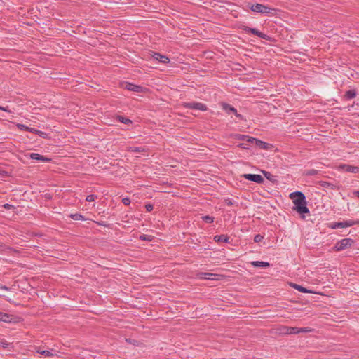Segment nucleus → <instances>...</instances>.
Masks as SVG:
<instances>
[{
	"instance_id": "6e6552de",
	"label": "nucleus",
	"mask_w": 359,
	"mask_h": 359,
	"mask_svg": "<svg viewBox=\"0 0 359 359\" xmlns=\"http://www.w3.org/2000/svg\"><path fill=\"white\" fill-rule=\"evenodd\" d=\"M243 177L250 181L255 182L258 184H261L264 182V178L257 174H244Z\"/></svg>"
},
{
	"instance_id": "f3484780",
	"label": "nucleus",
	"mask_w": 359,
	"mask_h": 359,
	"mask_svg": "<svg viewBox=\"0 0 359 359\" xmlns=\"http://www.w3.org/2000/svg\"><path fill=\"white\" fill-rule=\"evenodd\" d=\"M214 240L216 242L229 243V237L224 234L215 236Z\"/></svg>"
},
{
	"instance_id": "b1692460",
	"label": "nucleus",
	"mask_w": 359,
	"mask_h": 359,
	"mask_svg": "<svg viewBox=\"0 0 359 359\" xmlns=\"http://www.w3.org/2000/svg\"><path fill=\"white\" fill-rule=\"evenodd\" d=\"M56 353L57 351L53 349L44 350V351L42 352V355L45 357H53L57 355Z\"/></svg>"
},
{
	"instance_id": "6ab92c4d",
	"label": "nucleus",
	"mask_w": 359,
	"mask_h": 359,
	"mask_svg": "<svg viewBox=\"0 0 359 359\" xmlns=\"http://www.w3.org/2000/svg\"><path fill=\"white\" fill-rule=\"evenodd\" d=\"M355 96H356V90L354 89L349 90L346 91L344 95V97L346 100H351V99L355 97Z\"/></svg>"
},
{
	"instance_id": "a18cd8bd",
	"label": "nucleus",
	"mask_w": 359,
	"mask_h": 359,
	"mask_svg": "<svg viewBox=\"0 0 359 359\" xmlns=\"http://www.w3.org/2000/svg\"><path fill=\"white\" fill-rule=\"evenodd\" d=\"M1 344H2V346H3V347H5V348L6 347V346H8V343H6V342H1Z\"/></svg>"
},
{
	"instance_id": "412c9836",
	"label": "nucleus",
	"mask_w": 359,
	"mask_h": 359,
	"mask_svg": "<svg viewBox=\"0 0 359 359\" xmlns=\"http://www.w3.org/2000/svg\"><path fill=\"white\" fill-rule=\"evenodd\" d=\"M292 287L294 289H296L297 290L299 291V292H304V293H311V291L309 290L308 289L302 287V285H297V284H295V283H293L292 285Z\"/></svg>"
},
{
	"instance_id": "4468645a",
	"label": "nucleus",
	"mask_w": 359,
	"mask_h": 359,
	"mask_svg": "<svg viewBox=\"0 0 359 359\" xmlns=\"http://www.w3.org/2000/svg\"><path fill=\"white\" fill-rule=\"evenodd\" d=\"M198 278L204 280H216L215 278L217 275L212 273H198Z\"/></svg>"
},
{
	"instance_id": "39448f33",
	"label": "nucleus",
	"mask_w": 359,
	"mask_h": 359,
	"mask_svg": "<svg viewBox=\"0 0 359 359\" xmlns=\"http://www.w3.org/2000/svg\"><path fill=\"white\" fill-rule=\"evenodd\" d=\"M241 29H242L246 33H252V34H254L255 36H257L258 37H259L261 39H265V40H269L270 39V36H268V35H266V34L259 32L256 28H251V27H249L245 26V25H242L241 27Z\"/></svg>"
},
{
	"instance_id": "cd10ccee",
	"label": "nucleus",
	"mask_w": 359,
	"mask_h": 359,
	"mask_svg": "<svg viewBox=\"0 0 359 359\" xmlns=\"http://www.w3.org/2000/svg\"><path fill=\"white\" fill-rule=\"evenodd\" d=\"M70 217L72 219H73L74 220H83L84 219V217L79 213L71 214Z\"/></svg>"
},
{
	"instance_id": "4c0bfd02",
	"label": "nucleus",
	"mask_w": 359,
	"mask_h": 359,
	"mask_svg": "<svg viewBox=\"0 0 359 359\" xmlns=\"http://www.w3.org/2000/svg\"><path fill=\"white\" fill-rule=\"evenodd\" d=\"M145 208L147 212H151L154 209V205L151 203H148L145 205Z\"/></svg>"
},
{
	"instance_id": "49530a36",
	"label": "nucleus",
	"mask_w": 359,
	"mask_h": 359,
	"mask_svg": "<svg viewBox=\"0 0 359 359\" xmlns=\"http://www.w3.org/2000/svg\"><path fill=\"white\" fill-rule=\"evenodd\" d=\"M1 288L5 290H8V287H6V286H2Z\"/></svg>"
},
{
	"instance_id": "bb28decb",
	"label": "nucleus",
	"mask_w": 359,
	"mask_h": 359,
	"mask_svg": "<svg viewBox=\"0 0 359 359\" xmlns=\"http://www.w3.org/2000/svg\"><path fill=\"white\" fill-rule=\"evenodd\" d=\"M330 227L333 229H343L344 228V222H333L330 224Z\"/></svg>"
},
{
	"instance_id": "0eeeda50",
	"label": "nucleus",
	"mask_w": 359,
	"mask_h": 359,
	"mask_svg": "<svg viewBox=\"0 0 359 359\" xmlns=\"http://www.w3.org/2000/svg\"><path fill=\"white\" fill-rule=\"evenodd\" d=\"M248 142L252 144H255L257 147L260 149L268 150L271 148V145L269 143L263 142L260 140L256 139L255 137H251V139H248Z\"/></svg>"
},
{
	"instance_id": "09e8293b",
	"label": "nucleus",
	"mask_w": 359,
	"mask_h": 359,
	"mask_svg": "<svg viewBox=\"0 0 359 359\" xmlns=\"http://www.w3.org/2000/svg\"><path fill=\"white\" fill-rule=\"evenodd\" d=\"M219 1H221V2H224V0H219Z\"/></svg>"
},
{
	"instance_id": "7c9ffc66",
	"label": "nucleus",
	"mask_w": 359,
	"mask_h": 359,
	"mask_svg": "<svg viewBox=\"0 0 359 359\" xmlns=\"http://www.w3.org/2000/svg\"><path fill=\"white\" fill-rule=\"evenodd\" d=\"M214 217H211V216H209V215H205V216H203L202 217V219L206 222V223H212L214 222Z\"/></svg>"
},
{
	"instance_id": "1a4fd4ad",
	"label": "nucleus",
	"mask_w": 359,
	"mask_h": 359,
	"mask_svg": "<svg viewBox=\"0 0 359 359\" xmlns=\"http://www.w3.org/2000/svg\"><path fill=\"white\" fill-rule=\"evenodd\" d=\"M152 57L163 64H167L170 62V59L168 56L162 55L159 53H153L151 55Z\"/></svg>"
},
{
	"instance_id": "473e14b6",
	"label": "nucleus",
	"mask_w": 359,
	"mask_h": 359,
	"mask_svg": "<svg viewBox=\"0 0 359 359\" xmlns=\"http://www.w3.org/2000/svg\"><path fill=\"white\" fill-rule=\"evenodd\" d=\"M18 127L20 129H21V130L29 131V132H31V133H32V129H35L34 128H29V127H28V126H27L25 125H23V124H18Z\"/></svg>"
},
{
	"instance_id": "a19ab883",
	"label": "nucleus",
	"mask_w": 359,
	"mask_h": 359,
	"mask_svg": "<svg viewBox=\"0 0 359 359\" xmlns=\"http://www.w3.org/2000/svg\"><path fill=\"white\" fill-rule=\"evenodd\" d=\"M3 206L6 210H11L12 208H14V206L13 205H11V204H8V203H6Z\"/></svg>"
},
{
	"instance_id": "423d86ee",
	"label": "nucleus",
	"mask_w": 359,
	"mask_h": 359,
	"mask_svg": "<svg viewBox=\"0 0 359 359\" xmlns=\"http://www.w3.org/2000/svg\"><path fill=\"white\" fill-rule=\"evenodd\" d=\"M222 109L224 110L227 114H235V116L236 117H238V118L243 120V117L241 114H238L237 112V110L233 107H232L231 104H227V103H225V102H222Z\"/></svg>"
},
{
	"instance_id": "e433bc0d",
	"label": "nucleus",
	"mask_w": 359,
	"mask_h": 359,
	"mask_svg": "<svg viewBox=\"0 0 359 359\" xmlns=\"http://www.w3.org/2000/svg\"><path fill=\"white\" fill-rule=\"evenodd\" d=\"M224 202L225 203L228 205V206H231L233 205V201L231 199V198H226L224 200Z\"/></svg>"
},
{
	"instance_id": "4be33fe9",
	"label": "nucleus",
	"mask_w": 359,
	"mask_h": 359,
	"mask_svg": "<svg viewBox=\"0 0 359 359\" xmlns=\"http://www.w3.org/2000/svg\"><path fill=\"white\" fill-rule=\"evenodd\" d=\"M344 222V228L346 227H349V226H352L353 225H357V224H359V219H356V220H346Z\"/></svg>"
},
{
	"instance_id": "c85d7f7f",
	"label": "nucleus",
	"mask_w": 359,
	"mask_h": 359,
	"mask_svg": "<svg viewBox=\"0 0 359 359\" xmlns=\"http://www.w3.org/2000/svg\"><path fill=\"white\" fill-rule=\"evenodd\" d=\"M139 238L141 241H151L154 238V236L151 235L142 234Z\"/></svg>"
},
{
	"instance_id": "9b49d317",
	"label": "nucleus",
	"mask_w": 359,
	"mask_h": 359,
	"mask_svg": "<svg viewBox=\"0 0 359 359\" xmlns=\"http://www.w3.org/2000/svg\"><path fill=\"white\" fill-rule=\"evenodd\" d=\"M340 168L346 172L351 173H358L359 172V167L348 164L341 165Z\"/></svg>"
},
{
	"instance_id": "79ce46f5",
	"label": "nucleus",
	"mask_w": 359,
	"mask_h": 359,
	"mask_svg": "<svg viewBox=\"0 0 359 359\" xmlns=\"http://www.w3.org/2000/svg\"><path fill=\"white\" fill-rule=\"evenodd\" d=\"M0 110L4 111L6 112H11V111L8 109V108L7 107H4L0 106Z\"/></svg>"
},
{
	"instance_id": "37998d69",
	"label": "nucleus",
	"mask_w": 359,
	"mask_h": 359,
	"mask_svg": "<svg viewBox=\"0 0 359 359\" xmlns=\"http://www.w3.org/2000/svg\"><path fill=\"white\" fill-rule=\"evenodd\" d=\"M352 194L353 197L359 198V191H353Z\"/></svg>"
},
{
	"instance_id": "dca6fc26",
	"label": "nucleus",
	"mask_w": 359,
	"mask_h": 359,
	"mask_svg": "<svg viewBox=\"0 0 359 359\" xmlns=\"http://www.w3.org/2000/svg\"><path fill=\"white\" fill-rule=\"evenodd\" d=\"M233 138H234L235 140H245L246 142H248V139H251L252 137L250 136H248V135H241V134H232L231 135Z\"/></svg>"
},
{
	"instance_id": "de8ad7c7",
	"label": "nucleus",
	"mask_w": 359,
	"mask_h": 359,
	"mask_svg": "<svg viewBox=\"0 0 359 359\" xmlns=\"http://www.w3.org/2000/svg\"><path fill=\"white\" fill-rule=\"evenodd\" d=\"M315 172H316V170H312V171L310 172V174H313V173H315Z\"/></svg>"
},
{
	"instance_id": "f704fd0d",
	"label": "nucleus",
	"mask_w": 359,
	"mask_h": 359,
	"mask_svg": "<svg viewBox=\"0 0 359 359\" xmlns=\"http://www.w3.org/2000/svg\"><path fill=\"white\" fill-rule=\"evenodd\" d=\"M262 172H263V174H264V177H265L267 180H270V181H272V180H273V176L271 173H269V172H266V171H262Z\"/></svg>"
},
{
	"instance_id": "c9c22d12",
	"label": "nucleus",
	"mask_w": 359,
	"mask_h": 359,
	"mask_svg": "<svg viewBox=\"0 0 359 359\" xmlns=\"http://www.w3.org/2000/svg\"><path fill=\"white\" fill-rule=\"evenodd\" d=\"M264 238V236H262L261 234H257L255 237H254V241L255 243H259L262 241V239Z\"/></svg>"
},
{
	"instance_id": "58836bf2",
	"label": "nucleus",
	"mask_w": 359,
	"mask_h": 359,
	"mask_svg": "<svg viewBox=\"0 0 359 359\" xmlns=\"http://www.w3.org/2000/svg\"><path fill=\"white\" fill-rule=\"evenodd\" d=\"M122 202L124 205H128L130 203V199L128 197L123 198Z\"/></svg>"
},
{
	"instance_id": "c756f323",
	"label": "nucleus",
	"mask_w": 359,
	"mask_h": 359,
	"mask_svg": "<svg viewBox=\"0 0 359 359\" xmlns=\"http://www.w3.org/2000/svg\"><path fill=\"white\" fill-rule=\"evenodd\" d=\"M130 151L136 153H140L145 151V149L142 147H130Z\"/></svg>"
},
{
	"instance_id": "a878e982",
	"label": "nucleus",
	"mask_w": 359,
	"mask_h": 359,
	"mask_svg": "<svg viewBox=\"0 0 359 359\" xmlns=\"http://www.w3.org/2000/svg\"><path fill=\"white\" fill-rule=\"evenodd\" d=\"M313 332V329L310 328V327H301V328L297 327V334L309 333V332Z\"/></svg>"
},
{
	"instance_id": "aec40b11",
	"label": "nucleus",
	"mask_w": 359,
	"mask_h": 359,
	"mask_svg": "<svg viewBox=\"0 0 359 359\" xmlns=\"http://www.w3.org/2000/svg\"><path fill=\"white\" fill-rule=\"evenodd\" d=\"M11 320H12V318L10 315L3 313L1 311L0 312V320L1 321L9 323L11 321Z\"/></svg>"
},
{
	"instance_id": "20e7f679",
	"label": "nucleus",
	"mask_w": 359,
	"mask_h": 359,
	"mask_svg": "<svg viewBox=\"0 0 359 359\" xmlns=\"http://www.w3.org/2000/svg\"><path fill=\"white\" fill-rule=\"evenodd\" d=\"M182 106L187 109H192L201 111H205L208 109V107L205 104L197 102H184Z\"/></svg>"
},
{
	"instance_id": "ea45409f",
	"label": "nucleus",
	"mask_w": 359,
	"mask_h": 359,
	"mask_svg": "<svg viewBox=\"0 0 359 359\" xmlns=\"http://www.w3.org/2000/svg\"><path fill=\"white\" fill-rule=\"evenodd\" d=\"M35 350H36V353L41 354V355H42V352L44 351V350L43 349V348L41 346L36 347Z\"/></svg>"
},
{
	"instance_id": "f8f14e48",
	"label": "nucleus",
	"mask_w": 359,
	"mask_h": 359,
	"mask_svg": "<svg viewBox=\"0 0 359 359\" xmlns=\"http://www.w3.org/2000/svg\"><path fill=\"white\" fill-rule=\"evenodd\" d=\"M319 184L325 189L334 190L339 189V187L335 184L329 182L320 181Z\"/></svg>"
},
{
	"instance_id": "7ed1b4c3",
	"label": "nucleus",
	"mask_w": 359,
	"mask_h": 359,
	"mask_svg": "<svg viewBox=\"0 0 359 359\" xmlns=\"http://www.w3.org/2000/svg\"><path fill=\"white\" fill-rule=\"evenodd\" d=\"M353 243L354 241L351 238L341 239L335 243L334 250L337 252L344 250L350 248Z\"/></svg>"
},
{
	"instance_id": "393cba45",
	"label": "nucleus",
	"mask_w": 359,
	"mask_h": 359,
	"mask_svg": "<svg viewBox=\"0 0 359 359\" xmlns=\"http://www.w3.org/2000/svg\"><path fill=\"white\" fill-rule=\"evenodd\" d=\"M32 133H34V134H37L39 137H41L42 138H47L48 136L46 133L39 130L37 129H32Z\"/></svg>"
},
{
	"instance_id": "2eb2a0df",
	"label": "nucleus",
	"mask_w": 359,
	"mask_h": 359,
	"mask_svg": "<svg viewBox=\"0 0 359 359\" xmlns=\"http://www.w3.org/2000/svg\"><path fill=\"white\" fill-rule=\"evenodd\" d=\"M251 264L255 267L260 268H266L270 266V264L269 262L261 261H253L251 262Z\"/></svg>"
},
{
	"instance_id": "c03bdc74",
	"label": "nucleus",
	"mask_w": 359,
	"mask_h": 359,
	"mask_svg": "<svg viewBox=\"0 0 359 359\" xmlns=\"http://www.w3.org/2000/svg\"><path fill=\"white\" fill-rule=\"evenodd\" d=\"M98 224H99V225H100L102 226H104V227H107L109 226L107 224H106L104 222H100V223L99 222Z\"/></svg>"
},
{
	"instance_id": "a211bd4d",
	"label": "nucleus",
	"mask_w": 359,
	"mask_h": 359,
	"mask_svg": "<svg viewBox=\"0 0 359 359\" xmlns=\"http://www.w3.org/2000/svg\"><path fill=\"white\" fill-rule=\"evenodd\" d=\"M126 88L131 91L139 92L141 87L130 83H127L126 85Z\"/></svg>"
},
{
	"instance_id": "f03ea898",
	"label": "nucleus",
	"mask_w": 359,
	"mask_h": 359,
	"mask_svg": "<svg viewBox=\"0 0 359 359\" xmlns=\"http://www.w3.org/2000/svg\"><path fill=\"white\" fill-rule=\"evenodd\" d=\"M248 7L253 12L259 13L265 15H270L273 14V11H274L273 8L262 4L248 3Z\"/></svg>"
},
{
	"instance_id": "ddd939ff",
	"label": "nucleus",
	"mask_w": 359,
	"mask_h": 359,
	"mask_svg": "<svg viewBox=\"0 0 359 359\" xmlns=\"http://www.w3.org/2000/svg\"><path fill=\"white\" fill-rule=\"evenodd\" d=\"M29 158L31 159H34V160H37V161H43V162H49L50 161V158L44 156H42L39 154H37V153H32L29 154Z\"/></svg>"
},
{
	"instance_id": "72a5a7b5",
	"label": "nucleus",
	"mask_w": 359,
	"mask_h": 359,
	"mask_svg": "<svg viewBox=\"0 0 359 359\" xmlns=\"http://www.w3.org/2000/svg\"><path fill=\"white\" fill-rule=\"evenodd\" d=\"M95 198H97V196H95L94 194H90V195H88L86 196V201L88 202H92V201H94L95 200Z\"/></svg>"
},
{
	"instance_id": "5701e85b",
	"label": "nucleus",
	"mask_w": 359,
	"mask_h": 359,
	"mask_svg": "<svg viewBox=\"0 0 359 359\" xmlns=\"http://www.w3.org/2000/svg\"><path fill=\"white\" fill-rule=\"evenodd\" d=\"M116 119L120 121L121 123H123L124 124H131L133 122L130 119L126 118V117H124L123 116H121V115H118L116 116Z\"/></svg>"
},
{
	"instance_id": "9d476101",
	"label": "nucleus",
	"mask_w": 359,
	"mask_h": 359,
	"mask_svg": "<svg viewBox=\"0 0 359 359\" xmlns=\"http://www.w3.org/2000/svg\"><path fill=\"white\" fill-rule=\"evenodd\" d=\"M279 331L283 334H297V327L282 326L279 329Z\"/></svg>"
},
{
	"instance_id": "f257e3e1",
	"label": "nucleus",
	"mask_w": 359,
	"mask_h": 359,
	"mask_svg": "<svg viewBox=\"0 0 359 359\" xmlns=\"http://www.w3.org/2000/svg\"><path fill=\"white\" fill-rule=\"evenodd\" d=\"M290 198L294 205L292 210L301 215L302 218H304V215L310 212L306 206L307 202L304 194L301 191H294L290 194Z\"/></svg>"
},
{
	"instance_id": "2f4dec72",
	"label": "nucleus",
	"mask_w": 359,
	"mask_h": 359,
	"mask_svg": "<svg viewBox=\"0 0 359 359\" xmlns=\"http://www.w3.org/2000/svg\"><path fill=\"white\" fill-rule=\"evenodd\" d=\"M252 144V143H249L247 142V143H240L238 144V147L239 148L243 149H249L250 145Z\"/></svg>"
}]
</instances>
